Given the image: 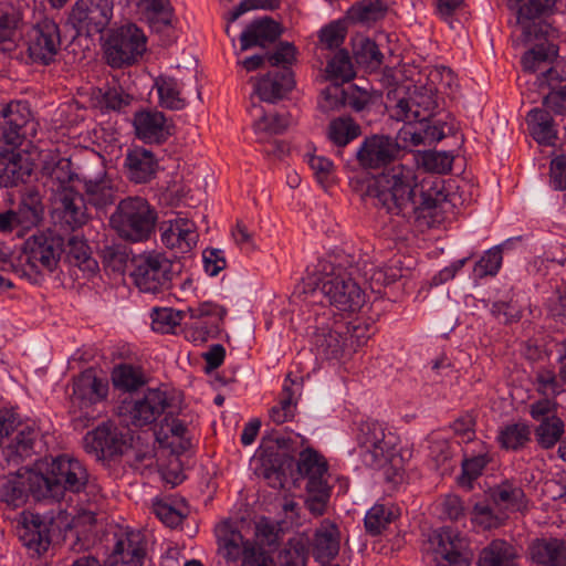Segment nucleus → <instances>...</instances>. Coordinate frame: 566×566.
Here are the masks:
<instances>
[{"instance_id": "obj_47", "label": "nucleus", "mask_w": 566, "mask_h": 566, "mask_svg": "<svg viewBox=\"0 0 566 566\" xmlns=\"http://www.w3.org/2000/svg\"><path fill=\"white\" fill-rule=\"evenodd\" d=\"M531 439L530 426L524 422L510 423L500 429L497 441L503 449L520 450Z\"/></svg>"}, {"instance_id": "obj_2", "label": "nucleus", "mask_w": 566, "mask_h": 566, "mask_svg": "<svg viewBox=\"0 0 566 566\" xmlns=\"http://www.w3.org/2000/svg\"><path fill=\"white\" fill-rule=\"evenodd\" d=\"M361 268L359 261L353 255L338 253L319 260L313 273V284L326 301L344 312H356L365 303V293L355 280V275L363 271L368 276V271Z\"/></svg>"}, {"instance_id": "obj_26", "label": "nucleus", "mask_w": 566, "mask_h": 566, "mask_svg": "<svg viewBox=\"0 0 566 566\" xmlns=\"http://www.w3.org/2000/svg\"><path fill=\"white\" fill-rule=\"evenodd\" d=\"M294 86L295 80L292 70L282 67L262 76L255 85V93L261 101L275 103L284 98Z\"/></svg>"}, {"instance_id": "obj_24", "label": "nucleus", "mask_w": 566, "mask_h": 566, "mask_svg": "<svg viewBox=\"0 0 566 566\" xmlns=\"http://www.w3.org/2000/svg\"><path fill=\"white\" fill-rule=\"evenodd\" d=\"M107 381L97 377L96 373L90 368L73 379L70 402L96 406L107 397Z\"/></svg>"}, {"instance_id": "obj_16", "label": "nucleus", "mask_w": 566, "mask_h": 566, "mask_svg": "<svg viewBox=\"0 0 566 566\" xmlns=\"http://www.w3.org/2000/svg\"><path fill=\"white\" fill-rule=\"evenodd\" d=\"M53 522L52 512L44 514L24 512L15 526V534L25 547L42 554L51 544L50 530Z\"/></svg>"}, {"instance_id": "obj_39", "label": "nucleus", "mask_w": 566, "mask_h": 566, "mask_svg": "<svg viewBox=\"0 0 566 566\" xmlns=\"http://www.w3.org/2000/svg\"><path fill=\"white\" fill-rule=\"evenodd\" d=\"M388 0H361L347 11V19L353 23L370 24L385 17Z\"/></svg>"}, {"instance_id": "obj_59", "label": "nucleus", "mask_w": 566, "mask_h": 566, "mask_svg": "<svg viewBox=\"0 0 566 566\" xmlns=\"http://www.w3.org/2000/svg\"><path fill=\"white\" fill-rule=\"evenodd\" d=\"M99 94L98 106L105 112H120L132 101V97L125 94L120 87H107L104 92L99 91Z\"/></svg>"}, {"instance_id": "obj_35", "label": "nucleus", "mask_w": 566, "mask_h": 566, "mask_svg": "<svg viewBox=\"0 0 566 566\" xmlns=\"http://www.w3.org/2000/svg\"><path fill=\"white\" fill-rule=\"evenodd\" d=\"M492 502L501 510L523 511L527 501L523 489L516 483L505 480L490 490Z\"/></svg>"}, {"instance_id": "obj_28", "label": "nucleus", "mask_w": 566, "mask_h": 566, "mask_svg": "<svg viewBox=\"0 0 566 566\" xmlns=\"http://www.w3.org/2000/svg\"><path fill=\"white\" fill-rule=\"evenodd\" d=\"M528 553L537 566H566V541L558 537L534 539Z\"/></svg>"}, {"instance_id": "obj_1", "label": "nucleus", "mask_w": 566, "mask_h": 566, "mask_svg": "<svg viewBox=\"0 0 566 566\" xmlns=\"http://www.w3.org/2000/svg\"><path fill=\"white\" fill-rule=\"evenodd\" d=\"M369 195L387 212L402 216L433 210L447 200L437 182L428 189H419L415 169L402 164L392 165L377 176Z\"/></svg>"}, {"instance_id": "obj_34", "label": "nucleus", "mask_w": 566, "mask_h": 566, "mask_svg": "<svg viewBox=\"0 0 566 566\" xmlns=\"http://www.w3.org/2000/svg\"><path fill=\"white\" fill-rule=\"evenodd\" d=\"M302 384L291 379V374L285 378L280 401L270 410V417L276 424H282L293 419L297 405V398L301 396Z\"/></svg>"}, {"instance_id": "obj_23", "label": "nucleus", "mask_w": 566, "mask_h": 566, "mask_svg": "<svg viewBox=\"0 0 566 566\" xmlns=\"http://www.w3.org/2000/svg\"><path fill=\"white\" fill-rule=\"evenodd\" d=\"M340 530L333 521L325 518L315 528L313 537L308 541L312 555L316 562L324 563L334 559L340 549Z\"/></svg>"}, {"instance_id": "obj_56", "label": "nucleus", "mask_w": 566, "mask_h": 566, "mask_svg": "<svg viewBox=\"0 0 566 566\" xmlns=\"http://www.w3.org/2000/svg\"><path fill=\"white\" fill-rule=\"evenodd\" d=\"M113 384L116 388L125 391L137 390L145 384L142 373L130 365H120L115 368L112 375Z\"/></svg>"}, {"instance_id": "obj_50", "label": "nucleus", "mask_w": 566, "mask_h": 566, "mask_svg": "<svg viewBox=\"0 0 566 566\" xmlns=\"http://www.w3.org/2000/svg\"><path fill=\"white\" fill-rule=\"evenodd\" d=\"M305 489V507L315 517L324 515L331 496L327 482H307Z\"/></svg>"}, {"instance_id": "obj_48", "label": "nucleus", "mask_w": 566, "mask_h": 566, "mask_svg": "<svg viewBox=\"0 0 566 566\" xmlns=\"http://www.w3.org/2000/svg\"><path fill=\"white\" fill-rule=\"evenodd\" d=\"M326 80L332 83L344 84L354 76L350 56L345 50H339L328 62L325 69Z\"/></svg>"}, {"instance_id": "obj_30", "label": "nucleus", "mask_w": 566, "mask_h": 566, "mask_svg": "<svg viewBox=\"0 0 566 566\" xmlns=\"http://www.w3.org/2000/svg\"><path fill=\"white\" fill-rule=\"evenodd\" d=\"M189 317L196 319L207 318V325L196 327L191 333V339L197 342H206L208 337L219 332L220 325L227 314L224 307L212 302H203L197 307H188Z\"/></svg>"}, {"instance_id": "obj_25", "label": "nucleus", "mask_w": 566, "mask_h": 566, "mask_svg": "<svg viewBox=\"0 0 566 566\" xmlns=\"http://www.w3.org/2000/svg\"><path fill=\"white\" fill-rule=\"evenodd\" d=\"M124 168L132 182L147 184L156 176L158 160L151 150L134 146L125 155Z\"/></svg>"}, {"instance_id": "obj_12", "label": "nucleus", "mask_w": 566, "mask_h": 566, "mask_svg": "<svg viewBox=\"0 0 566 566\" xmlns=\"http://www.w3.org/2000/svg\"><path fill=\"white\" fill-rule=\"evenodd\" d=\"M401 146L389 135L374 134L365 137L355 153L358 166L364 170L386 169L397 160Z\"/></svg>"}, {"instance_id": "obj_6", "label": "nucleus", "mask_w": 566, "mask_h": 566, "mask_svg": "<svg viewBox=\"0 0 566 566\" xmlns=\"http://www.w3.org/2000/svg\"><path fill=\"white\" fill-rule=\"evenodd\" d=\"M147 51V38L135 23L128 22L108 31L104 54L112 67L130 66L137 63Z\"/></svg>"}, {"instance_id": "obj_15", "label": "nucleus", "mask_w": 566, "mask_h": 566, "mask_svg": "<svg viewBox=\"0 0 566 566\" xmlns=\"http://www.w3.org/2000/svg\"><path fill=\"white\" fill-rule=\"evenodd\" d=\"M114 0H76L70 13V21L78 33L98 34L113 18Z\"/></svg>"}, {"instance_id": "obj_60", "label": "nucleus", "mask_w": 566, "mask_h": 566, "mask_svg": "<svg viewBox=\"0 0 566 566\" xmlns=\"http://www.w3.org/2000/svg\"><path fill=\"white\" fill-rule=\"evenodd\" d=\"M502 260V250L500 247L488 250L475 263L473 269L474 275L480 279L486 275H495L501 268Z\"/></svg>"}, {"instance_id": "obj_57", "label": "nucleus", "mask_w": 566, "mask_h": 566, "mask_svg": "<svg viewBox=\"0 0 566 566\" xmlns=\"http://www.w3.org/2000/svg\"><path fill=\"white\" fill-rule=\"evenodd\" d=\"M347 34V28L344 21H332L321 29L318 33L319 46L326 50L339 48Z\"/></svg>"}, {"instance_id": "obj_4", "label": "nucleus", "mask_w": 566, "mask_h": 566, "mask_svg": "<svg viewBox=\"0 0 566 566\" xmlns=\"http://www.w3.org/2000/svg\"><path fill=\"white\" fill-rule=\"evenodd\" d=\"M156 209L143 197L122 199L109 218V224L117 235L129 242L147 241L157 223Z\"/></svg>"}, {"instance_id": "obj_11", "label": "nucleus", "mask_w": 566, "mask_h": 566, "mask_svg": "<svg viewBox=\"0 0 566 566\" xmlns=\"http://www.w3.org/2000/svg\"><path fill=\"white\" fill-rule=\"evenodd\" d=\"M344 328L343 322L337 321L331 310L316 314L314 325L308 327L311 344L316 355L325 359L338 358L346 344Z\"/></svg>"}, {"instance_id": "obj_45", "label": "nucleus", "mask_w": 566, "mask_h": 566, "mask_svg": "<svg viewBox=\"0 0 566 566\" xmlns=\"http://www.w3.org/2000/svg\"><path fill=\"white\" fill-rule=\"evenodd\" d=\"M308 559V539L295 536L287 541L279 554L280 566H306Z\"/></svg>"}, {"instance_id": "obj_43", "label": "nucleus", "mask_w": 566, "mask_h": 566, "mask_svg": "<svg viewBox=\"0 0 566 566\" xmlns=\"http://www.w3.org/2000/svg\"><path fill=\"white\" fill-rule=\"evenodd\" d=\"M297 471L307 478V482H326L327 464L322 455L313 449H306L300 453Z\"/></svg>"}, {"instance_id": "obj_62", "label": "nucleus", "mask_w": 566, "mask_h": 566, "mask_svg": "<svg viewBox=\"0 0 566 566\" xmlns=\"http://www.w3.org/2000/svg\"><path fill=\"white\" fill-rule=\"evenodd\" d=\"M356 60L358 63L366 64L367 67L376 70L382 64L384 54L375 41L364 39L356 52Z\"/></svg>"}, {"instance_id": "obj_44", "label": "nucleus", "mask_w": 566, "mask_h": 566, "mask_svg": "<svg viewBox=\"0 0 566 566\" xmlns=\"http://www.w3.org/2000/svg\"><path fill=\"white\" fill-rule=\"evenodd\" d=\"M63 251L65 252L66 261L71 265L88 271H93L96 268V262L92 259L90 248L85 240L72 235L69 238Z\"/></svg>"}, {"instance_id": "obj_36", "label": "nucleus", "mask_w": 566, "mask_h": 566, "mask_svg": "<svg viewBox=\"0 0 566 566\" xmlns=\"http://www.w3.org/2000/svg\"><path fill=\"white\" fill-rule=\"evenodd\" d=\"M29 472L33 470H24L21 472L19 469L17 472H9L11 479H6L0 485V499L9 506L18 507L25 502L28 494H31L28 483Z\"/></svg>"}, {"instance_id": "obj_31", "label": "nucleus", "mask_w": 566, "mask_h": 566, "mask_svg": "<svg viewBox=\"0 0 566 566\" xmlns=\"http://www.w3.org/2000/svg\"><path fill=\"white\" fill-rule=\"evenodd\" d=\"M81 182L83 184L84 199L94 208L104 209L115 202L116 191L106 172H102L95 178L83 177Z\"/></svg>"}, {"instance_id": "obj_8", "label": "nucleus", "mask_w": 566, "mask_h": 566, "mask_svg": "<svg viewBox=\"0 0 566 566\" xmlns=\"http://www.w3.org/2000/svg\"><path fill=\"white\" fill-rule=\"evenodd\" d=\"M132 277L135 285L146 293H159L170 289L178 263L164 253L150 251L133 259Z\"/></svg>"}, {"instance_id": "obj_49", "label": "nucleus", "mask_w": 566, "mask_h": 566, "mask_svg": "<svg viewBox=\"0 0 566 566\" xmlns=\"http://www.w3.org/2000/svg\"><path fill=\"white\" fill-rule=\"evenodd\" d=\"M564 432L565 423L558 416L549 417L546 421L539 422L534 429L536 442L543 449L555 447L560 441Z\"/></svg>"}, {"instance_id": "obj_58", "label": "nucleus", "mask_w": 566, "mask_h": 566, "mask_svg": "<svg viewBox=\"0 0 566 566\" xmlns=\"http://www.w3.org/2000/svg\"><path fill=\"white\" fill-rule=\"evenodd\" d=\"M50 178L56 184L55 191L57 196L66 189H73L69 184L72 182L74 178L81 181V179L72 171V164L67 158H61L55 163L51 168Z\"/></svg>"}, {"instance_id": "obj_33", "label": "nucleus", "mask_w": 566, "mask_h": 566, "mask_svg": "<svg viewBox=\"0 0 566 566\" xmlns=\"http://www.w3.org/2000/svg\"><path fill=\"white\" fill-rule=\"evenodd\" d=\"M517 548L504 541L493 539L478 555L476 566H517Z\"/></svg>"}, {"instance_id": "obj_42", "label": "nucleus", "mask_w": 566, "mask_h": 566, "mask_svg": "<svg viewBox=\"0 0 566 566\" xmlns=\"http://www.w3.org/2000/svg\"><path fill=\"white\" fill-rule=\"evenodd\" d=\"M155 87L163 107L179 111L186 106V101L181 97L180 84L175 77L160 75L155 80Z\"/></svg>"}, {"instance_id": "obj_53", "label": "nucleus", "mask_w": 566, "mask_h": 566, "mask_svg": "<svg viewBox=\"0 0 566 566\" xmlns=\"http://www.w3.org/2000/svg\"><path fill=\"white\" fill-rule=\"evenodd\" d=\"M505 520L504 514H495L485 503H475L471 512L472 524L482 531L497 528L504 524Z\"/></svg>"}, {"instance_id": "obj_51", "label": "nucleus", "mask_w": 566, "mask_h": 566, "mask_svg": "<svg viewBox=\"0 0 566 566\" xmlns=\"http://www.w3.org/2000/svg\"><path fill=\"white\" fill-rule=\"evenodd\" d=\"M189 316L188 308L186 311H175L172 308H154L151 313V328L161 334L174 333L175 328Z\"/></svg>"}, {"instance_id": "obj_32", "label": "nucleus", "mask_w": 566, "mask_h": 566, "mask_svg": "<svg viewBox=\"0 0 566 566\" xmlns=\"http://www.w3.org/2000/svg\"><path fill=\"white\" fill-rule=\"evenodd\" d=\"M62 220L71 229H77L88 221V205L83 195L74 189H66L57 197Z\"/></svg>"}, {"instance_id": "obj_38", "label": "nucleus", "mask_w": 566, "mask_h": 566, "mask_svg": "<svg viewBox=\"0 0 566 566\" xmlns=\"http://www.w3.org/2000/svg\"><path fill=\"white\" fill-rule=\"evenodd\" d=\"M42 205L36 191L25 193L15 211L12 210L13 227L29 229L42 218Z\"/></svg>"}, {"instance_id": "obj_9", "label": "nucleus", "mask_w": 566, "mask_h": 566, "mask_svg": "<svg viewBox=\"0 0 566 566\" xmlns=\"http://www.w3.org/2000/svg\"><path fill=\"white\" fill-rule=\"evenodd\" d=\"M170 401L166 391L148 389L144 395L125 399L118 406V416L126 426L143 428L167 413Z\"/></svg>"}, {"instance_id": "obj_17", "label": "nucleus", "mask_w": 566, "mask_h": 566, "mask_svg": "<svg viewBox=\"0 0 566 566\" xmlns=\"http://www.w3.org/2000/svg\"><path fill=\"white\" fill-rule=\"evenodd\" d=\"M438 90L436 86L428 85L417 87L409 98L400 99L397 103L394 116L396 119L405 120L409 124L412 122H418L419 124L427 122L438 108Z\"/></svg>"}, {"instance_id": "obj_10", "label": "nucleus", "mask_w": 566, "mask_h": 566, "mask_svg": "<svg viewBox=\"0 0 566 566\" xmlns=\"http://www.w3.org/2000/svg\"><path fill=\"white\" fill-rule=\"evenodd\" d=\"M17 426L18 420L13 413L0 410V469L18 467L22 458L30 455L33 448L38 434L30 427H24L10 439Z\"/></svg>"}, {"instance_id": "obj_5", "label": "nucleus", "mask_w": 566, "mask_h": 566, "mask_svg": "<svg viewBox=\"0 0 566 566\" xmlns=\"http://www.w3.org/2000/svg\"><path fill=\"white\" fill-rule=\"evenodd\" d=\"M39 123L27 102L13 101L0 111V158L12 155L23 140L36 136Z\"/></svg>"}, {"instance_id": "obj_41", "label": "nucleus", "mask_w": 566, "mask_h": 566, "mask_svg": "<svg viewBox=\"0 0 566 566\" xmlns=\"http://www.w3.org/2000/svg\"><path fill=\"white\" fill-rule=\"evenodd\" d=\"M360 134V126L348 116L334 118L327 126V138L337 147H345Z\"/></svg>"}, {"instance_id": "obj_21", "label": "nucleus", "mask_w": 566, "mask_h": 566, "mask_svg": "<svg viewBox=\"0 0 566 566\" xmlns=\"http://www.w3.org/2000/svg\"><path fill=\"white\" fill-rule=\"evenodd\" d=\"M83 443L87 453L94 454L97 459H105L122 453L124 439L117 428L103 423L87 432Z\"/></svg>"}, {"instance_id": "obj_3", "label": "nucleus", "mask_w": 566, "mask_h": 566, "mask_svg": "<svg viewBox=\"0 0 566 566\" xmlns=\"http://www.w3.org/2000/svg\"><path fill=\"white\" fill-rule=\"evenodd\" d=\"M28 483L34 500L52 499L60 501L66 492H93L96 485L88 481L86 468L66 454L56 457L48 464L45 473L29 472Z\"/></svg>"}, {"instance_id": "obj_37", "label": "nucleus", "mask_w": 566, "mask_h": 566, "mask_svg": "<svg viewBox=\"0 0 566 566\" xmlns=\"http://www.w3.org/2000/svg\"><path fill=\"white\" fill-rule=\"evenodd\" d=\"M526 120L531 135L538 144H554L557 132L553 125V117L547 111L534 108L528 112Z\"/></svg>"}, {"instance_id": "obj_20", "label": "nucleus", "mask_w": 566, "mask_h": 566, "mask_svg": "<svg viewBox=\"0 0 566 566\" xmlns=\"http://www.w3.org/2000/svg\"><path fill=\"white\" fill-rule=\"evenodd\" d=\"M437 541L436 553L446 562L444 566H469L471 553L469 541L459 532L451 528H441L434 536Z\"/></svg>"}, {"instance_id": "obj_14", "label": "nucleus", "mask_w": 566, "mask_h": 566, "mask_svg": "<svg viewBox=\"0 0 566 566\" xmlns=\"http://www.w3.org/2000/svg\"><path fill=\"white\" fill-rule=\"evenodd\" d=\"M62 252V238L50 232L35 233L23 244L25 263L36 273L53 272Z\"/></svg>"}, {"instance_id": "obj_52", "label": "nucleus", "mask_w": 566, "mask_h": 566, "mask_svg": "<svg viewBox=\"0 0 566 566\" xmlns=\"http://www.w3.org/2000/svg\"><path fill=\"white\" fill-rule=\"evenodd\" d=\"M446 124L441 120H434L432 117L427 122L420 124V128L413 132H409L410 142L412 145H431L444 138Z\"/></svg>"}, {"instance_id": "obj_64", "label": "nucleus", "mask_w": 566, "mask_h": 566, "mask_svg": "<svg viewBox=\"0 0 566 566\" xmlns=\"http://www.w3.org/2000/svg\"><path fill=\"white\" fill-rule=\"evenodd\" d=\"M453 156L447 151H424L421 157L422 166L433 172L444 174L451 170Z\"/></svg>"}, {"instance_id": "obj_13", "label": "nucleus", "mask_w": 566, "mask_h": 566, "mask_svg": "<svg viewBox=\"0 0 566 566\" xmlns=\"http://www.w3.org/2000/svg\"><path fill=\"white\" fill-rule=\"evenodd\" d=\"M57 23L48 17L36 21L28 32V53L33 63L49 65L55 61L61 48Z\"/></svg>"}, {"instance_id": "obj_7", "label": "nucleus", "mask_w": 566, "mask_h": 566, "mask_svg": "<svg viewBox=\"0 0 566 566\" xmlns=\"http://www.w3.org/2000/svg\"><path fill=\"white\" fill-rule=\"evenodd\" d=\"M507 7L515 13L523 44L545 39L552 31L547 20L557 11V0H507Z\"/></svg>"}, {"instance_id": "obj_63", "label": "nucleus", "mask_w": 566, "mask_h": 566, "mask_svg": "<svg viewBox=\"0 0 566 566\" xmlns=\"http://www.w3.org/2000/svg\"><path fill=\"white\" fill-rule=\"evenodd\" d=\"M554 64L545 69L537 77L538 88H549L554 91L558 88V85L566 81V63L565 62H553Z\"/></svg>"}, {"instance_id": "obj_19", "label": "nucleus", "mask_w": 566, "mask_h": 566, "mask_svg": "<svg viewBox=\"0 0 566 566\" xmlns=\"http://www.w3.org/2000/svg\"><path fill=\"white\" fill-rule=\"evenodd\" d=\"M136 137L145 144L160 145L172 135V125L156 109L136 112L133 118Z\"/></svg>"}, {"instance_id": "obj_55", "label": "nucleus", "mask_w": 566, "mask_h": 566, "mask_svg": "<svg viewBox=\"0 0 566 566\" xmlns=\"http://www.w3.org/2000/svg\"><path fill=\"white\" fill-rule=\"evenodd\" d=\"M490 461L491 459L486 453L464 459L462 461V473L458 478L459 484L462 488L471 490L472 482L482 474Z\"/></svg>"}, {"instance_id": "obj_40", "label": "nucleus", "mask_w": 566, "mask_h": 566, "mask_svg": "<svg viewBox=\"0 0 566 566\" xmlns=\"http://www.w3.org/2000/svg\"><path fill=\"white\" fill-rule=\"evenodd\" d=\"M558 54V49L553 43H542L524 53L521 63L525 72L534 73L546 69L552 64Z\"/></svg>"}, {"instance_id": "obj_46", "label": "nucleus", "mask_w": 566, "mask_h": 566, "mask_svg": "<svg viewBox=\"0 0 566 566\" xmlns=\"http://www.w3.org/2000/svg\"><path fill=\"white\" fill-rule=\"evenodd\" d=\"M396 517L394 507L385 504H375L365 515V530L371 536L380 535Z\"/></svg>"}, {"instance_id": "obj_22", "label": "nucleus", "mask_w": 566, "mask_h": 566, "mask_svg": "<svg viewBox=\"0 0 566 566\" xmlns=\"http://www.w3.org/2000/svg\"><path fill=\"white\" fill-rule=\"evenodd\" d=\"M160 231L163 244L177 253H188L197 244L196 226L186 218H176L164 222Z\"/></svg>"}, {"instance_id": "obj_54", "label": "nucleus", "mask_w": 566, "mask_h": 566, "mask_svg": "<svg viewBox=\"0 0 566 566\" xmlns=\"http://www.w3.org/2000/svg\"><path fill=\"white\" fill-rule=\"evenodd\" d=\"M536 391L548 398L555 399L565 391L564 384L552 369L542 368L535 375Z\"/></svg>"}, {"instance_id": "obj_27", "label": "nucleus", "mask_w": 566, "mask_h": 566, "mask_svg": "<svg viewBox=\"0 0 566 566\" xmlns=\"http://www.w3.org/2000/svg\"><path fill=\"white\" fill-rule=\"evenodd\" d=\"M145 547L139 533L127 532L117 537L108 566H142Z\"/></svg>"}, {"instance_id": "obj_29", "label": "nucleus", "mask_w": 566, "mask_h": 566, "mask_svg": "<svg viewBox=\"0 0 566 566\" xmlns=\"http://www.w3.org/2000/svg\"><path fill=\"white\" fill-rule=\"evenodd\" d=\"M282 33L280 23L271 18H261L252 21L240 35L241 51L254 46L265 48L275 42Z\"/></svg>"}, {"instance_id": "obj_18", "label": "nucleus", "mask_w": 566, "mask_h": 566, "mask_svg": "<svg viewBox=\"0 0 566 566\" xmlns=\"http://www.w3.org/2000/svg\"><path fill=\"white\" fill-rule=\"evenodd\" d=\"M357 440L363 462L369 467L380 465L387 461L391 451V441L386 440L382 427L377 422H363Z\"/></svg>"}, {"instance_id": "obj_61", "label": "nucleus", "mask_w": 566, "mask_h": 566, "mask_svg": "<svg viewBox=\"0 0 566 566\" xmlns=\"http://www.w3.org/2000/svg\"><path fill=\"white\" fill-rule=\"evenodd\" d=\"M71 423L75 430H84L93 424L98 418L99 412L94 405H70Z\"/></svg>"}]
</instances>
